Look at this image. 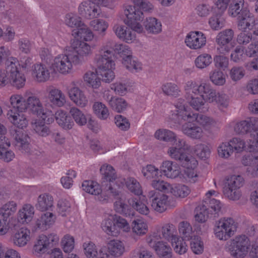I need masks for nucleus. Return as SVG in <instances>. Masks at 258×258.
<instances>
[{"label":"nucleus","instance_id":"f257e3e1","mask_svg":"<svg viewBox=\"0 0 258 258\" xmlns=\"http://www.w3.org/2000/svg\"><path fill=\"white\" fill-rule=\"evenodd\" d=\"M154 136L157 139L167 142L177 141L175 147L169 148L168 153L172 158L180 161L189 180L195 182L198 177L196 169L198 162L196 158L189 154L190 146L183 139H179L177 141L175 133L168 130H158Z\"/></svg>","mask_w":258,"mask_h":258},{"label":"nucleus","instance_id":"f03ea898","mask_svg":"<svg viewBox=\"0 0 258 258\" xmlns=\"http://www.w3.org/2000/svg\"><path fill=\"white\" fill-rule=\"evenodd\" d=\"M174 106L175 112L172 114L171 119L174 120L175 123L179 124L182 123V120L185 121L186 122L182 125V132L191 139H201L204 136L202 128L196 123L206 128L214 122V120L210 117L191 111L188 106H185L184 99H178Z\"/></svg>","mask_w":258,"mask_h":258},{"label":"nucleus","instance_id":"7ed1b4c3","mask_svg":"<svg viewBox=\"0 0 258 258\" xmlns=\"http://www.w3.org/2000/svg\"><path fill=\"white\" fill-rule=\"evenodd\" d=\"M186 100L195 110H200L205 104L204 101L216 104L220 110L229 105L228 97L213 88L206 83L199 84L197 82L189 81L185 86Z\"/></svg>","mask_w":258,"mask_h":258},{"label":"nucleus","instance_id":"20e7f679","mask_svg":"<svg viewBox=\"0 0 258 258\" xmlns=\"http://www.w3.org/2000/svg\"><path fill=\"white\" fill-rule=\"evenodd\" d=\"M113 51L112 48L103 46L99 51V53L95 56V61L97 67L96 73L102 78L105 83H110L114 78V73L112 71L115 63L112 60Z\"/></svg>","mask_w":258,"mask_h":258},{"label":"nucleus","instance_id":"39448f33","mask_svg":"<svg viewBox=\"0 0 258 258\" xmlns=\"http://www.w3.org/2000/svg\"><path fill=\"white\" fill-rule=\"evenodd\" d=\"M134 6L127 5L125 7L124 13L126 19L124 23L131 29L138 33H142L144 28L142 23L144 19L145 12V0H133Z\"/></svg>","mask_w":258,"mask_h":258},{"label":"nucleus","instance_id":"423d86ee","mask_svg":"<svg viewBox=\"0 0 258 258\" xmlns=\"http://www.w3.org/2000/svg\"><path fill=\"white\" fill-rule=\"evenodd\" d=\"M217 192L214 190H209L206 194V199L204 201L205 204L199 206L196 208V221L200 223L205 222L210 214H216L221 209V203L219 200L211 199L212 196H216Z\"/></svg>","mask_w":258,"mask_h":258},{"label":"nucleus","instance_id":"0eeeda50","mask_svg":"<svg viewBox=\"0 0 258 258\" xmlns=\"http://www.w3.org/2000/svg\"><path fill=\"white\" fill-rule=\"evenodd\" d=\"M243 178L239 175H230L226 176L224 181L223 192L229 200H238L241 196L240 188L243 185Z\"/></svg>","mask_w":258,"mask_h":258},{"label":"nucleus","instance_id":"6e6552de","mask_svg":"<svg viewBox=\"0 0 258 258\" xmlns=\"http://www.w3.org/2000/svg\"><path fill=\"white\" fill-rule=\"evenodd\" d=\"M176 229L172 224H166L162 228V237L171 241L174 251L179 254L185 253L187 246L185 242L179 236L176 235Z\"/></svg>","mask_w":258,"mask_h":258},{"label":"nucleus","instance_id":"1a4fd4ad","mask_svg":"<svg viewBox=\"0 0 258 258\" xmlns=\"http://www.w3.org/2000/svg\"><path fill=\"white\" fill-rule=\"evenodd\" d=\"M230 126H233L234 130L237 134H249V139L258 140V118L251 117L247 120L232 122Z\"/></svg>","mask_w":258,"mask_h":258},{"label":"nucleus","instance_id":"9d476101","mask_svg":"<svg viewBox=\"0 0 258 258\" xmlns=\"http://www.w3.org/2000/svg\"><path fill=\"white\" fill-rule=\"evenodd\" d=\"M19 61L14 57H10L6 61V69L4 70L11 79V84L18 89L22 88L25 83V78L20 73L18 68Z\"/></svg>","mask_w":258,"mask_h":258},{"label":"nucleus","instance_id":"9b49d317","mask_svg":"<svg viewBox=\"0 0 258 258\" xmlns=\"http://www.w3.org/2000/svg\"><path fill=\"white\" fill-rule=\"evenodd\" d=\"M250 243L248 238L245 235L236 236L230 242L228 249L231 254L235 258H243L247 253Z\"/></svg>","mask_w":258,"mask_h":258},{"label":"nucleus","instance_id":"f8f14e48","mask_svg":"<svg viewBox=\"0 0 258 258\" xmlns=\"http://www.w3.org/2000/svg\"><path fill=\"white\" fill-rule=\"evenodd\" d=\"M236 230V226L232 218L220 219L214 228L216 237L220 240H226L231 237Z\"/></svg>","mask_w":258,"mask_h":258},{"label":"nucleus","instance_id":"ddd939ff","mask_svg":"<svg viewBox=\"0 0 258 258\" xmlns=\"http://www.w3.org/2000/svg\"><path fill=\"white\" fill-rule=\"evenodd\" d=\"M72 50L70 52L73 56L74 64H79L86 60V58L92 53L91 46L86 42L78 40H74L71 44Z\"/></svg>","mask_w":258,"mask_h":258},{"label":"nucleus","instance_id":"4468645a","mask_svg":"<svg viewBox=\"0 0 258 258\" xmlns=\"http://www.w3.org/2000/svg\"><path fill=\"white\" fill-rule=\"evenodd\" d=\"M58 240L59 237L56 234L51 233L47 236L42 234L39 236L34 245V252L36 254L49 253L51 248L58 243Z\"/></svg>","mask_w":258,"mask_h":258},{"label":"nucleus","instance_id":"2eb2a0df","mask_svg":"<svg viewBox=\"0 0 258 258\" xmlns=\"http://www.w3.org/2000/svg\"><path fill=\"white\" fill-rule=\"evenodd\" d=\"M9 134L16 149L22 152L29 151V137L23 128L11 126L9 130Z\"/></svg>","mask_w":258,"mask_h":258},{"label":"nucleus","instance_id":"dca6fc26","mask_svg":"<svg viewBox=\"0 0 258 258\" xmlns=\"http://www.w3.org/2000/svg\"><path fill=\"white\" fill-rule=\"evenodd\" d=\"M9 134L16 149L22 152L29 151V137L23 128L11 126L9 130Z\"/></svg>","mask_w":258,"mask_h":258},{"label":"nucleus","instance_id":"f3484780","mask_svg":"<svg viewBox=\"0 0 258 258\" xmlns=\"http://www.w3.org/2000/svg\"><path fill=\"white\" fill-rule=\"evenodd\" d=\"M124 179H117L115 181L106 184L103 190H101L97 198L101 202L107 201L111 197L119 198L124 185Z\"/></svg>","mask_w":258,"mask_h":258},{"label":"nucleus","instance_id":"a211bd4d","mask_svg":"<svg viewBox=\"0 0 258 258\" xmlns=\"http://www.w3.org/2000/svg\"><path fill=\"white\" fill-rule=\"evenodd\" d=\"M229 142L233 152L236 153H240L244 150L249 152L258 151V140L249 139L246 143L240 138H233Z\"/></svg>","mask_w":258,"mask_h":258},{"label":"nucleus","instance_id":"6ab92c4d","mask_svg":"<svg viewBox=\"0 0 258 258\" xmlns=\"http://www.w3.org/2000/svg\"><path fill=\"white\" fill-rule=\"evenodd\" d=\"M74 64V59L70 52L59 54L55 57L52 67L61 74H67L71 72Z\"/></svg>","mask_w":258,"mask_h":258},{"label":"nucleus","instance_id":"aec40b11","mask_svg":"<svg viewBox=\"0 0 258 258\" xmlns=\"http://www.w3.org/2000/svg\"><path fill=\"white\" fill-rule=\"evenodd\" d=\"M186 45L191 49L197 50L203 47L206 44L207 39L205 34L200 31H191L185 38Z\"/></svg>","mask_w":258,"mask_h":258},{"label":"nucleus","instance_id":"412c9836","mask_svg":"<svg viewBox=\"0 0 258 258\" xmlns=\"http://www.w3.org/2000/svg\"><path fill=\"white\" fill-rule=\"evenodd\" d=\"M54 72L51 66L43 63H36L32 66V75L38 82H45L49 80L50 74Z\"/></svg>","mask_w":258,"mask_h":258},{"label":"nucleus","instance_id":"4be33fe9","mask_svg":"<svg viewBox=\"0 0 258 258\" xmlns=\"http://www.w3.org/2000/svg\"><path fill=\"white\" fill-rule=\"evenodd\" d=\"M100 13L99 7L90 1H85L82 2L78 7L79 14L87 19L97 17Z\"/></svg>","mask_w":258,"mask_h":258},{"label":"nucleus","instance_id":"5701e85b","mask_svg":"<svg viewBox=\"0 0 258 258\" xmlns=\"http://www.w3.org/2000/svg\"><path fill=\"white\" fill-rule=\"evenodd\" d=\"M244 0H231L229 3L228 9V13L229 15L232 17L238 18V27L239 30L240 29L239 24L240 21L244 17L243 16V12L247 11L250 12L247 8L244 7Z\"/></svg>","mask_w":258,"mask_h":258},{"label":"nucleus","instance_id":"b1692460","mask_svg":"<svg viewBox=\"0 0 258 258\" xmlns=\"http://www.w3.org/2000/svg\"><path fill=\"white\" fill-rule=\"evenodd\" d=\"M244 18L240 21L239 26L243 30L253 31V34L258 36V22H256L253 14L247 11L243 12Z\"/></svg>","mask_w":258,"mask_h":258},{"label":"nucleus","instance_id":"393cba45","mask_svg":"<svg viewBox=\"0 0 258 258\" xmlns=\"http://www.w3.org/2000/svg\"><path fill=\"white\" fill-rule=\"evenodd\" d=\"M113 31L120 39L126 43H132L136 39V34L134 32V31L132 29L131 30L124 25H114Z\"/></svg>","mask_w":258,"mask_h":258},{"label":"nucleus","instance_id":"a878e982","mask_svg":"<svg viewBox=\"0 0 258 258\" xmlns=\"http://www.w3.org/2000/svg\"><path fill=\"white\" fill-rule=\"evenodd\" d=\"M8 119L17 128H23L28 125V120L22 112L10 109L7 114Z\"/></svg>","mask_w":258,"mask_h":258},{"label":"nucleus","instance_id":"bb28decb","mask_svg":"<svg viewBox=\"0 0 258 258\" xmlns=\"http://www.w3.org/2000/svg\"><path fill=\"white\" fill-rule=\"evenodd\" d=\"M71 100L77 106L83 107L87 103L88 100L84 93L78 87H74L68 92Z\"/></svg>","mask_w":258,"mask_h":258},{"label":"nucleus","instance_id":"cd10ccee","mask_svg":"<svg viewBox=\"0 0 258 258\" xmlns=\"http://www.w3.org/2000/svg\"><path fill=\"white\" fill-rule=\"evenodd\" d=\"M162 174L170 178H175L179 175L180 167L173 162L165 161L163 162L161 168Z\"/></svg>","mask_w":258,"mask_h":258},{"label":"nucleus","instance_id":"c85d7f7f","mask_svg":"<svg viewBox=\"0 0 258 258\" xmlns=\"http://www.w3.org/2000/svg\"><path fill=\"white\" fill-rule=\"evenodd\" d=\"M241 162L244 166H248L247 171L249 174L253 176H258V174L255 175L256 169L258 167V155H253L252 154L249 153L242 157Z\"/></svg>","mask_w":258,"mask_h":258},{"label":"nucleus","instance_id":"c756f323","mask_svg":"<svg viewBox=\"0 0 258 258\" xmlns=\"http://www.w3.org/2000/svg\"><path fill=\"white\" fill-rule=\"evenodd\" d=\"M55 219L54 215L51 212L43 213L36 222V228L42 231L46 230L54 223Z\"/></svg>","mask_w":258,"mask_h":258},{"label":"nucleus","instance_id":"7c9ffc66","mask_svg":"<svg viewBox=\"0 0 258 258\" xmlns=\"http://www.w3.org/2000/svg\"><path fill=\"white\" fill-rule=\"evenodd\" d=\"M234 32L232 29H226L220 32L217 36L216 41L221 48H224L227 52L230 48L228 47V44L233 38Z\"/></svg>","mask_w":258,"mask_h":258},{"label":"nucleus","instance_id":"2f4dec72","mask_svg":"<svg viewBox=\"0 0 258 258\" xmlns=\"http://www.w3.org/2000/svg\"><path fill=\"white\" fill-rule=\"evenodd\" d=\"M55 118L58 125L64 130H71L74 125V122L71 116L62 110L56 112Z\"/></svg>","mask_w":258,"mask_h":258},{"label":"nucleus","instance_id":"473e14b6","mask_svg":"<svg viewBox=\"0 0 258 258\" xmlns=\"http://www.w3.org/2000/svg\"><path fill=\"white\" fill-rule=\"evenodd\" d=\"M168 199V196L164 194L158 193L155 195L152 199V207L157 212H163L167 209Z\"/></svg>","mask_w":258,"mask_h":258},{"label":"nucleus","instance_id":"72a5a7b5","mask_svg":"<svg viewBox=\"0 0 258 258\" xmlns=\"http://www.w3.org/2000/svg\"><path fill=\"white\" fill-rule=\"evenodd\" d=\"M48 97L51 104L57 107L62 106L66 102L64 95L58 89H50L48 91Z\"/></svg>","mask_w":258,"mask_h":258},{"label":"nucleus","instance_id":"f704fd0d","mask_svg":"<svg viewBox=\"0 0 258 258\" xmlns=\"http://www.w3.org/2000/svg\"><path fill=\"white\" fill-rule=\"evenodd\" d=\"M30 239V231L27 228H21L12 236L15 245L19 247L25 246Z\"/></svg>","mask_w":258,"mask_h":258},{"label":"nucleus","instance_id":"c9c22d12","mask_svg":"<svg viewBox=\"0 0 258 258\" xmlns=\"http://www.w3.org/2000/svg\"><path fill=\"white\" fill-rule=\"evenodd\" d=\"M100 172L102 175V183L105 182L110 183L115 181L117 179H123L117 177L115 169L111 165H103L100 168Z\"/></svg>","mask_w":258,"mask_h":258},{"label":"nucleus","instance_id":"e433bc0d","mask_svg":"<svg viewBox=\"0 0 258 258\" xmlns=\"http://www.w3.org/2000/svg\"><path fill=\"white\" fill-rule=\"evenodd\" d=\"M13 110L23 112L27 110V100L21 95L14 94L10 98Z\"/></svg>","mask_w":258,"mask_h":258},{"label":"nucleus","instance_id":"4c0bfd02","mask_svg":"<svg viewBox=\"0 0 258 258\" xmlns=\"http://www.w3.org/2000/svg\"><path fill=\"white\" fill-rule=\"evenodd\" d=\"M124 246L122 241L118 240H111L108 245L109 255L114 257H119L122 255L124 252Z\"/></svg>","mask_w":258,"mask_h":258},{"label":"nucleus","instance_id":"58836bf2","mask_svg":"<svg viewBox=\"0 0 258 258\" xmlns=\"http://www.w3.org/2000/svg\"><path fill=\"white\" fill-rule=\"evenodd\" d=\"M29 108L37 116L43 114L44 108L39 99L35 96H29L27 99V109Z\"/></svg>","mask_w":258,"mask_h":258},{"label":"nucleus","instance_id":"ea45409f","mask_svg":"<svg viewBox=\"0 0 258 258\" xmlns=\"http://www.w3.org/2000/svg\"><path fill=\"white\" fill-rule=\"evenodd\" d=\"M34 214V207L30 204L25 205L19 212L18 221L22 224L27 223L32 220Z\"/></svg>","mask_w":258,"mask_h":258},{"label":"nucleus","instance_id":"a19ab883","mask_svg":"<svg viewBox=\"0 0 258 258\" xmlns=\"http://www.w3.org/2000/svg\"><path fill=\"white\" fill-rule=\"evenodd\" d=\"M53 206V198L48 194L40 195L37 200L36 208L41 211L48 210Z\"/></svg>","mask_w":258,"mask_h":258},{"label":"nucleus","instance_id":"79ce46f5","mask_svg":"<svg viewBox=\"0 0 258 258\" xmlns=\"http://www.w3.org/2000/svg\"><path fill=\"white\" fill-rule=\"evenodd\" d=\"M157 254L162 258H171L172 249L169 245L162 241H158L153 245Z\"/></svg>","mask_w":258,"mask_h":258},{"label":"nucleus","instance_id":"37998d69","mask_svg":"<svg viewBox=\"0 0 258 258\" xmlns=\"http://www.w3.org/2000/svg\"><path fill=\"white\" fill-rule=\"evenodd\" d=\"M178 230L182 237H180L184 240H189L194 236L192 228L190 224L186 221H182L179 224Z\"/></svg>","mask_w":258,"mask_h":258},{"label":"nucleus","instance_id":"c03bdc74","mask_svg":"<svg viewBox=\"0 0 258 258\" xmlns=\"http://www.w3.org/2000/svg\"><path fill=\"white\" fill-rule=\"evenodd\" d=\"M73 35L78 36L86 41L91 40L94 37L92 31L84 23L78 29L73 31Z\"/></svg>","mask_w":258,"mask_h":258},{"label":"nucleus","instance_id":"a18cd8bd","mask_svg":"<svg viewBox=\"0 0 258 258\" xmlns=\"http://www.w3.org/2000/svg\"><path fill=\"white\" fill-rule=\"evenodd\" d=\"M83 190L91 195L100 196L101 189L100 185L96 182L92 180H85L82 185Z\"/></svg>","mask_w":258,"mask_h":258},{"label":"nucleus","instance_id":"49530a36","mask_svg":"<svg viewBox=\"0 0 258 258\" xmlns=\"http://www.w3.org/2000/svg\"><path fill=\"white\" fill-rule=\"evenodd\" d=\"M98 75L96 72L88 71L84 75V81L93 88L97 89L100 86L101 83Z\"/></svg>","mask_w":258,"mask_h":258},{"label":"nucleus","instance_id":"de8ad7c7","mask_svg":"<svg viewBox=\"0 0 258 258\" xmlns=\"http://www.w3.org/2000/svg\"><path fill=\"white\" fill-rule=\"evenodd\" d=\"M212 56L208 53H204L199 55L195 60L197 68L203 69L209 66L212 62Z\"/></svg>","mask_w":258,"mask_h":258},{"label":"nucleus","instance_id":"09e8293b","mask_svg":"<svg viewBox=\"0 0 258 258\" xmlns=\"http://www.w3.org/2000/svg\"><path fill=\"white\" fill-rule=\"evenodd\" d=\"M210 81L215 85L222 86L226 82V76L224 73L217 69L212 71L209 75Z\"/></svg>","mask_w":258,"mask_h":258},{"label":"nucleus","instance_id":"8fccbe9b","mask_svg":"<svg viewBox=\"0 0 258 258\" xmlns=\"http://www.w3.org/2000/svg\"><path fill=\"white\" fill-rule=\"evenodd\" d=\"M70 114L76 123L80 126L86 124L87 119L84 113L77 107H73L70 109Z\"/></svg>","mask_w":258,"mask_h":258},{"label":"nucleus","instance_id":"3c124183","mask_svg":"<svg viewBox=\"0 0 258 258\" xmlns=\"http://www.w3.org/2000/svg\"><path fill=\"white\" fill-rule=\"evenodd\" d=\"M90 25L94 31L98 32L99 34L104 35V32L108 27V24L103 19H94L90 22Z\"/></svg>","mask_w":258,"mask_h":258},{"label":"nucleus","instance_id":"603ef678","mask_svg":"<svg viewBox=\"0 0 258 258\" xmlns=\"http://www.w3.org/2000/svg\"><path fill=\"white\" fill-rule=\"evenodd\" d=\"M146 30L152 33H158L162 30L161 23L155 18H146Z\"/></svg>","mask_w":258,"mask_h":258},{"label":"nucleus","instance_id":"864d4df0","mask_svg":"<svg viewBox=\"0 0 258 258\" xmlns=\"http://www.w3.org/2000/svg\"><path fill=\"white\" fill-rule=\"evenodd\" d=\"M65 22L67 25L72 28L78 29L83 24L82 19L76 14L69 13L66 15Z\"/></svg>","mask_w":258,"mask_h":258},{"label":"nucleus","instance_id":"5fc2aeb1","mask_svg":"<svg viewBox=\"0 0 258 258\" xmlns=\"http://www.w3.org/2000/svg\"><path fill=\"white\" fill-rule=\"evenodd\" d=\"M93 108L95 114L98 118L105 120L109 116L108 110L106 106L100 102H95Z\"/></svg>","mask_w":258,"mask_h":258},{"label":"nucleus","instance_id":"6e6d98bb","mask_svg":"<svg viewBox=\"0 0 258 258\" xmlns=\"http://www.w3.org/2000/svg\"><path fill=\"white\" fill-rule=\"evenodd\" d=\"M162 89L165 95L174 97H178L181 93L178 86L173 83H166L164 84L162 86Z\"/></svg>","mask_w":258,"mask_h":258},{"label":"nucleus","instance_id":"4d7b16f0","mask_svg":"<svg viewBox=\"0 0 258 258\" xmlns=\"http://www.w3.org/2000/svg\"><path fill=\"white\" fill-rule=\"evenodd\" d=\"M101 227L107 234L116 236L118 234V232L116 229L113 219H106L102 221Z\"/></svg>","mask_w":258,"mask_h":258},{"label":"nucleus","instance_id":"13d9d810","mask_svg":"<svg viewBox=\"0 0 258 258\" xmlns=\"http://www.w3.org/2000/svg\"><path fill=\"white\" fill-rule=\"evenodd\" d=\"M122 63L127 70L134 73L138 72L142 69L141 63L132 56L124 58Z\"/></svg>","mask_w":258,"mask_h":258},{"label":"nucleus","instance_id":"bf43d9fd","mask_svg":"<svg viewBox=\"0 0 258 258\" xmlns=\"http://www.w3.org/2000/svg\"><path fill=\"white\" fill-rule=\"evenodd\" d=\"M17 210V205L13 202H9L4 205L0 210V215H3L6 219L13 215Z\"/></svg>","mask_w":258,"mask_h":258},{"label":"nucleus","instance_id":"052dcab7","mask_svg":"<svg viewBox=\"0 0 258 258\" xmlns=\"http://www.w3.org/2000/svg\"><path fill=\"white\" fill-rule=\"evenodd\" d=\"M245 75V70L242 66H234L229 72V76L231 79L234 82L242 79Z\"/></svg>","mask_w":258,"mask_h":258},{"label":"nucleus","instance_id":"680f3d73","mask_svg":"<svg viewBox=\"0 0 258 258\" xmlns=\"http://www.w3.org/2000/svg\"><path fill=\"white\" fill-rule=\"evenodd\" d=\"M217 151L219 156L225 159L228 158L234 152L229 142L221 143Z\"/></svg>","mask_w":258,"mask_h":258},{"label":"nucleus","instance_id":"e2e57ef3","mask_svg":"<svg viewBox=\"0 0 258 258\" xmlns=\"http://www.w3.org/2000/svg\"><path fill=\"white\" fill-rule=\"evenodd\" d=\"M190 248L192 252L197 254H201L204 251V243L199 236H194L190 239Z\"/></svg>","mask_w":258,"mask_h":258},{"label":"nucleus","instance_id":"0e129e2a","mask_svg":"<svg viewBox=\"0 0 258 258\" xmlns=\"http://www.w3.org/2000/svg\"><path fill=\"white\" fill-rule=\"evenodd\" d=\"M190 192V188L186 185L179 184L172 186L171 194L175 197L183 198L187 197Z\"/></svg>","mask_w":258,"mask_h":258},{"label":"nucleus","instance_id":"69168bd1","mask_svg":"<svg viewBox=\"0 0 258 258\" xmlns=\"http://www.w3.org/2000/svg\"><path fill=\"white\" fill-rule=\"evenodd\" d=\"M33 128L36 133L42 137H46L51 133L49 127L42 121H36L33 124Z\"/></svg>","mask_w":258,"mask_h":258},{"label":"nucleus","instance_id":"338daca9","mask_svg":"<svg viewBox=\"0 0 258 258\" xmlns=\"http://www.w3.org/2000/svg\"><path fill=\"white\" fill-rule=\"evenodd\" d=\"M128 105L126 101L121 98L116 97L110 101V106L114 110L120 112L124 110Z\"/></svg>","mask_w":258,"mask_h":258},{"label":"nucleus","instance_id":"774afa93","mask_svg":"<svg viewBox=\"0 0 258 258\" xmlns=\"http://www.w3.org/2000/svg\"><path fill=\"white\" fill-rule=\"evenodd\" d=\"M195 152L200 159L205 160L209 158L211 151L208 146L200 144L196 146Z\"/></svg>","mask_w":258,"mask_h":258}]
</instances>
